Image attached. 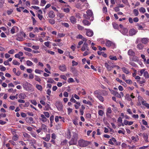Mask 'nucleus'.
<instances>
[{
  "mask_svg": "<svg viewBox=\"0 0 149 149\" xmlns=\"http://www.w3.org/2000/svg\"><path fill=\"white\" fill-rule=\"evenodd\" d=\"M146 69H143L141 70L138 73V74L140 76H141L142 74L144 73L145 72Z\"/></svg>",
  "mask_w": 149,
  "mask_h": 149,
  "instance_id": "c756f323",
  "label": "nucleus"
},
{
  "mask_svg": "<svg viewBox=\"0 0 149 149\" xmlns=\"http://www.w3.org/2000/svg\"><path fill=\"white\" fill-rule=\"evenodd\" d=\"M72 65L73 66H74L75 65H77L78 64V63L75 61L73 60L72 61Z\"/></svg>",
  "mask_w": 149,
  "mask_h": 149,
  "instance_id": "69168bd1",
  "label": "nucleus"
},
{
  "mask_svg": "<svg viewBox=\"0 0 149 149\" xmlns=\"http://www.w3.org/2000/svg\"><path fill=\"white\" fill-rule=\"evenodd\" d=\"M90 24V23L87 20H84V25L88 26Z\"/></svg>",
  "mask_w": 149,
  "mask_h": 149,
  "instance_id": "4d7b16f0",
  "label": "nucleus"
},
{
  "mask_svg": "<svg viewBox=\"0 0 149 149\" xmlns=\"http://www.w3.org/2000/svg\"><path fill=\"white\" fill-rule=\"evenodd\" d=\"M137 31L135 29H132L130 30L129 33L130 35L132 36L135 35L137 33Z\"/></svg>",
  "mask_w": 149,
  "mask_h": 149,
  "instance_id": "ddd939ff",
  "label": "nucleus"
},
{
  "mask_svg": "<svg viewBox=\"0 0 149 149\" xmlns=\"http://www.w3.org/2000/svg\"><path fill=\"white\" fill-rule=\"evenodd\" d=\"M48 14V17L51 18H54L55 16L54 12L52 10L50 11L49 12Z\"/></svg>",
  "mask_w": 149,
  "mask_h": 149,
  "instance_id": "f8f14e48",
  "label": "nucleus"
},
{
  "mask_svg": "<svg viewBox=\"0 0 149 149\" xmlns=\"http://www.w3.org/2000/svg\"><path fill=\"white\" fill-rule=\"evenodd\" d=\"M13 63L14 65H20V63L19 62H18L16 60H13Z\"/></svg>",
  "mask_w": 149,
  "mask_h": 149,
  "instance_id": "49530a36",
  "label": "nucleus"
},
{
  "mask_svg": "<svg viewBox=\"0 0 149 149\" xmlns=\"http://www.w3.org/2000/svg\"><path fill=\"white\" fill-rule=\"evenodd\" d=\"M70 20L71 22L72 23H75L76 22L75 17L73 16H72L70 17Z\"/></svg>",
  "mask_w": 149,
  "mask_h": 149,
  "instance_id": "b1692460",
  "label": "nucleus"
},
{
  "mask_svg": "<svg viewBox=\"0 0 149 149\" xmlns=\"http://www.w3.org/2000/svg\"><path fill=\"white\" fill-rule=\"evenodd\" d=\"M77 141V139H74L72 138L71 140L69 142V143L70 145H75L76 144Z\"/></svg>",
  "mask_w": 149,
  "mask_h": 149,
  "instance_id": "4468645a",
  "label": "nucleus"
},
{
  "mask_svg": "<svg viewBox=\"0 0 149 149\" xmlns=\"http://www.w3.org/2000/svg\"><path fill=\"white\" fill-rule=\"evenodd\" d=\"M84 6H85L86 8H89L90 7V6L87 1V0H84Z\"/></svg>",
  "mask_w": 149,
  "mask_h": 149,
  "instance_id": "ea45409f",
  "label": "nucleus"
},
{
  "mask_svg": "<svg viewBox=\"0 0 149 149\" xmlns=\"http://www.w3.org/2000/svg\"><path fill=\"white\" fill-rule=\"evenodd\" d=\"M68 81L69 83H70L73 82L74 81L73 78H70L68 79Z\"/></svg>",
  "mask_w": 149,
  "mask_h": 149,
  "instance_id": "774afa93",
  "label": "nucleus"
},
{
  "mask_svg": "<svg viewBox=\"0 0 149 149\" xmlns=\"http://www.w3.org/2000/svg\"><path fill=\"white\" fill-rule=\"evenodd\" d=\"M123 71L125 73L127 74L129 73V70L125 67H123L122 68Z\"/></svg>",
  "mask_w": 149,
  "mask_h": 149,
  "instance_id": "bb28decb",
  "label": "nucleus"
},
{
  "mask_svg": "<svg viewBox=\"0 0 149 149\" xmlns=\"http://www.w3.org/2000/svg\"><path fill=\"white\" fill-rule=\"evenodd\" d=\"M86 30V35L88 37H91L93 35V31L90 29H84Z\"/></svg>",
  "mask_w": 149,
  "mask_h": 149,
  "instance_id": "0eeeda50",
  "label": "nucleus"
},
{
  "mask_svg": "<svg viewBox=\"0 0 149 149\" xmlns=\"http://www.w3.org/2000/svg\"><path fill=\"white\" fill-rule=\"evenodd\" d=\"M35 72L36 73H37L40 74L41 73V72H42L43 71H42L41 70H39L38 69H36Z\"/></svg>",
  "mask_w": 149,
  "mask_h": 149,
  "instance_id": "680f3d73",
  "label": "nucleus"
},
{
  "mask_svg": "<svg viewBox=\"0 0 149 149\" xmlns=\"http://www.w3.org/2000/svg\"><path fill=\"white\" fill-rule=\"evenodd\" d=\"M19 97L20 99H24L26 97V95L24 93H21L19 95Z\"/></svg>",
  "mask_w": 149,
  "mask_h": 149,
  "instance_id": "5701e85b",
  "label": "nucleus"
},
{
  "mask_svg": "<svg viewBox=\"0 0 149 149\" xmlns=\"http://www.w3.org/2000/svg\"><path fill=\"white\" fill-rule=\"evenodd\" d=\"M36 87L38 90L40 91H42V86L38 84L36 85Z\"/></svg>",
  "mask_w": 149,
  "mask_h": 149,
  "instance_id": "a19ab883",
  "label": "nucleus"
},
{
  "mask_svg": "<svg viewBox=\"0 0 149 149\" xmlns=\"http://www.w3.org/2000/svg\"><path fill=\"white\" fill-rule=\"evenodd\" d=\"M49 22L51 24H54L55 23V21L53 19H49Z\"/></svg>",
  "mask_w": 149,
  "mask_h": 149,
  "instance_id": "37998d69",
  "label": "nucleus"
},
{
  "mask_svg": "<svg viewBox=\"0 0 149 149\" xmlns=\"http://www.w3.org/2000/svg\"><path fill=\"white\" fill-rule=\"evenodd\" d=\"M91 142L90 141H84V146H87L91 144Z\"/></svg>",
  "mask_w": 149,
  "mask_h": 149,
  "instance_id": "5fc2aeb1",
  "label": "nucleus"
},
{
  "mask_svg": "<svg viewBox=\"0 0 149 149\" xmlns=\"http://www.w3.org/2000/svg\"><path fill=\"white\" fill-rule=\"evenodd\" d=\"M26 63L27 65L28 66H31L33 64L32 62L29 60L26 61Z\"/></svg>",
  "mask_w": 149,
  "mask_h": 149,
  "instance_id": "c03bdc74",
  "label": "nucleus"
},
{
  "mask_svg": "<svg viewBox=\"0 0 149 149\" xmlns=\"http://www.w3.org/2000/svg\"><path fill=\"white\" fill-rule=\"evenodd\" d=\"M120 32L123 35L128 36V29L126 28H123L120 30Z\"/></svg>",
  "mask_w": 149,
  "mask_h": 149,
  "instance_id": "6e6552de",
  "label": "nucleus"
},
{
  "mask_svg": "<svg viewBox=\"0 0 149 149\" xmlns=\"http://www.w3.org/2000/svg\"><path fill=\"white\" fill-rule=\"evenodd\" d=\"M84 104H87L89 106H91L92 105V104L91 102L89 101H87L86 100H84Z\"/></svg>",
  "mask_w": 149,
  "mask_h": 149,
  "instance_id": "3c124183",
  "label": "nucleus"
},
{
  "mask_svg": "<svg viewBox=\"0 0 149 149\" xmlns=\"http://www.w3.org/2000/svg\"><path fill=\"white\" fill-rule=\"evenodd\" d=\"M84 46H87L88 44H90L91 42V41L89 40H87L86 39L84 38Z\"/></svg>",
  "mask_w": 149,
  "mask_h": 149,
  "instance_id": "a878e982",
  "label": "nucleus"
},
{
  "mask_svg": "<svg viewBox=\"0 0 149 149\" xmlns=\"http://www.w3.org/2000/svg\"><path fill=\"white\" fill-rule=\"evenodd\" d=\"M122 129L123 130V131L121 130H119L118 131V132L119 134H125V130L123 128Z\"/></svg>",
  "mask_w": 149,
  "mask_h": 149,
  "instance_id": "13d9d810",
  "label": "nucleus"
},
{
  "mask_svg": "<svg viewBox=\"0 0 149 149\" xmlns=\"http://www.w3.org/2000/svg\"><path fill=\"white\" fill-rule=\"evenodd\" d=\"M95 96L98 98V99L101 102H103L104 101L103 97L100 95H97Z\"/></svg>",
  "mask_w": 149,
  "mask_h": 149,
  "instance_id": "6ab92c4d",
  "label": "nucleus"
},
{
  "mask_svg": "<svg viewBox=\"0 0 149 149\" xmlns=\"http://www.w3.org/2000/svg\"><path fill=\"white\" fill-rule=\"evenodd\" d=\"M41 129H42V130L43 129L45 130H46L47 128L46 125L44 124H42V128Z\"/></svg>",
  "mask_w": 149,
  "mask_h": 149,
  "instance_id": "338daca9",
  "label": "nucleus"
},
{
  "mask_svg": "<svg viewBox=\"0 0 149 149\" xmlns=\"http://www.w3.org/2000/svg\"><path fill=\"white\" fill-rule=\"evenodd\" d=\"M142 121L143 122V124L144 125H146V127H148V125L146 121H145L144 120H142Z\"/></svg>",
  "mask_w": 149,
  "mask_h": 149,
  "instance_id": "6e6d98bb",
  "label": "nucleus"
},
{
  "mask_svg": "<svg viewBox=\"0 0 149 149\" xmlns=\"http://www.w3.org/2000/svg\"><path fill=\"white\" fill-rule=\"evenodd\" d=\"M104 65L108 71H111L113 68V65H109L107 63H105Z\"/></svg>",
  "mask_w": 149,
  "mask_h": 149,
  "instance_id": "9b49d317",
  "label": "nucleus"
},
{
  "mask_svg": "<svg viewBox=\"0 0 149 149\" xmlns=\"http://www.w3.org/2000/svg\"><path fill=\"white\" fill-rule=\"evenodd\" d=\"M126 99L129 101H131L132 100L130 96V95L128 94H127L125 96Z\"/></svg>",
  "mask_w": 149,
  "mask_h": 149,
  "instance_id": "7c9ffc66",
  "label": "nucleus"
},
{
  "mask_svg": "<svg viewBox=\"0 0 149 149\" xmlns=\"http://www.w3.org/2000/svg\"><path fill=\"white\" fill-rule=\"evenodd\" d=\"M70 101L75 103H77V101L72 96V97L70 99Z\"/></svg>",
  "mask_w": 149,
  "mask_h": 149,
  "instance_id": "052dcab7",
  "label": "nucleus"
},
{
  "mask_svg": "<svg viewBox=\"0 0 149 149\" xmlns=\"http://www.w3.org/2000/svg\"><path fill=\"white\" fill-rule=\"evenodd\" d=\"M40 117L41 118H40V119L42 120L43 122H45L47 121V118L45 117V115L43 114H41Z\"/></svg>",
  "mask_w": 149,
  "mask_h": 149,
  "instance_id": "a211bd4d",
  "label": "nucleus"
},
{
  "mask_svg": "<svg viewBox=\"0 0 149 149\" xmlns=\"http://www.w3.org/2000/svg\"><path fill=\"white\" fill-rule=\"evenodd\" d=\"M143 76L146 79H148L149 78V75L147 71H145L143 74Z\"/></svg>",
  "mask_w": 149,
  "mask_h": 149,
  "instance_id": "72a5a7b5",
  "label": "nucleus"
},
{
  "mask_svg": "<svg viewBox=\"0 0 149 149\" xmlns=\"http://www.w3.org/2000/svg\"><path fill=\"white\" fill-rule=\"evenodd\" d=\"M131 139L134 141L136 142L139 140V139L138 136H132L131 137Z\"/></svg>",
  "mask_w": 149,
  "mask_h": 149,
  "instance_id": "cd10ccee",
  "label": "nucleus"
},
{
  "mask_svg": "<svg viewBox=\"0 0 149 149\" xmlns=\"http://www.w3.org/2000/svg\"><path fill=\"white\" fill-rule=\"evenodd\" d=\"M72 138H73L74 139H77V134L75 132L73 133Z\"/></svg>",
  "mask_w": 149,
  "mask_h": 149,
  "instance_id": "a18cd8bd",
  "label": "nucleus"
},
{
  "mask_svg": "<svg viewBox=\"0 0 149 149\" xmlns=\"http://www.w3.org/2000/svg\"><path fill=\"white\" fill-rule=\"evenodd\" d=\"M128 54L131 56H134L135 55V53L132 49H130L128 52Z\"/></svg>",
  "mask_w": 149,
  "mask_h": 149,
  "instance_id": "dca6fc26",
  "label": "nucleus"
},
{
  "mask_svg": "<svg viewBox=\"0 0 149 149\" xmlns=\"http://www.w3.org/2000/svg\"><path fill=\"white\" fill-rule=\"evenodd\" d=\"M66 137L67 138L69 139L70 137V130H68L66 133Z\"/></svg>",
  "mask_w": 149,
  "mask_h": 149,
  "instance_id": "c9c22d12",
  "label": "nucleus"
},
{
  "mask_svg": "<svg viewBox=\"0 0 149 149\" xmlns=\"http://www.w3.org/2000/svg\"><path fill=\"white\" fill-rule=\"evenodd\" d=\"M138 99L139 101L141 102V104L145 106L148 109H149V104L147 103L146 101L141 96L138 95Z\"/></svg>",
  "mask_w": 149,
  "mask_h": 149,
  "instance_id": "7ed1b4c3",
  "label": "nucleus"
},
{
  "mask_svg": "<svg viewBox=\"0 0 149 149\" xmlns=\"http://www.w3.org/2000/svg\"><path fill=\"white\" fill-rule=\"evenodd\" d=\"M125 82L129 84H132V81L130 79L126 80L125 81Z\"/></svg>",
  "mask_w": 149,
  "mask_h": 149,
  "instance_id": "bf43d9fd",
  "label": "nucleus"
},
{
  "mask_svg": "<svg viewBox=\"0 0 149 149\" xmlns=\"http://www.w3.org/2000/svg\"><path fill=\"white\" fill-rule=\"evenodd\" d=\"M144 47V45L140 43H139L136 46V48L139 50H142Z\"/></svg>",
  "mask_w": 149,
  "mask_h": 149,
  "instance_id": "f3484780",
  "label": "nucleus"
},
{
  "mask_svg": "<svg viewBox=\"0 0 149 149\" xmlns=\"http://www.w3.org/2000/svg\"><path fill=\"white\" fill-rule=\"evenodd\" d=\"M104 113V112L103 111L101 110H100L98 111V113L99 115L102 116Z\"/></svg>",
  "mask_w": 149,
  "mask_h": 149,
  "instance_id": "79ce46f5",
  "label": "nucleus"
},
{
  "mask_svg": "<svg viewBox=\"0 0 149 149\" xmlns=\"http://www.w3.org/2000/svg\"><path fill=\"white\" fill-rule=\"evenodd\" d=\"M109 58L110 59L112 60L116 61L117 60V58L116 56H113L112 55H110L109 56Z\"/></svg>",
  "mask_w": 149,
  "mask_h": 149,
  "instance_id": "2f4dec72",
  "label": "nucleus"
},
{
  "mask_svg": "<svg viewBox=\"0 0 149 149\" xmlns=\"http://www.w3.org/2000/svg\"><path fill=\"white\" fill-rule=\"evenodd\" d=\"M24 50H25V51H27L30 52H31L32 51L31 49V48H28V47H24Z\"/></svg>",
  "mask_w": 149,
  "mask_h": 149,
  "instance_id": "864d4df0",
  "label": "nucleus"
},
{
  "mask_svg": "<svg viewBox=\"0 0 149 149\" xmlns=\"http://www.w3.org/2000/svg\"><path fill=\"white\" fill-rule=\"evenodd\" d=\"M86 14L84 17L87 19H90L91 21H93V19L94 17L93 13L91 10H88L86 11Z\"/></svg>",
  "mask_w": 149,
  "mask_h": 149,
  "instance_id": "f03ea898",
  "label": "nucleus"
},
{
  "mask_svg": "<svg viewBox=\"0 0 149 149\" xmlns=\"http://www.w3.org/2000/svg\"><path fill=\"white\" fill-rule=\"evenodd\" d=\"M22 86L26 90H27L28 88H31V84L27 81L24 82L23 83Z\"/></svg>",
  "mask_w": 149,
  "mask_h": 149,
  "instance_id": "423d86ee",
  "label": "nucleus"
},
{
  "mask_svg": "<svg viewBox=\"0 0 149 149\" xmlns=\"http://www.w3.org/2000/svg\"><path fill=\"white\" fill-rule=\"evenodd\" d=\"M122 2L126 5L130 6L128 0H121Z\"/></svg>",
  "mask_w": 149,
  "mask_h": 149,
  "instance_id": "09e8293b",
  "label": "nucleus"
},
{
  "mask_svg": "<svg viewBox=\"0 0 149 149\" xmlns=\"http://www.w3.org/2000/svg\"><path fill=\"white\" fill-rule=\"evenodd\" d=\"M35 79L36 81H38L39 82H40L41 81L40 78L37 75H35Z\"/></svg>",
  "mask_w": 149,
  "mask_h": 149,
  "instance_id": "8fccbe9b",
  "label": "nucleus"
},
{
  "mask_svg": "<svg viewBox=\"0 0 149 149\" xmlns=\"http://www.w3.org/2000/svg\"><path fill=\"white\" fill-rule=\"evenodd\" d=\"M0 69L2 71H4L6 70V68L2 65H0Z\"/></svg>",
  "mask_w": 149,
  "mask_h": 149,
  "instance_id": "de8ad7c7",
  "label": "nucleus"
},
{
  "mask_svg": "<svg viewBox=\"0 0 149 149\" xmlns=\"http://www.w3.org/2000/svg\"><path fill=\"white\" fill-rule=\"evenodd\" d=\"M83 5H81V4L79 3H78L76 5V7L79 9H81L83 7Z\"/></svg>",
  "mask_w": 149,
  "mask_h": 149,
  "instance_id": "393cba45",
  "label": "nucleus"
},
{
  "mask_svg": "<svg viewBox=\"0 0 149 149\" xmlns=\"http://www.w3.org/2000/svg\"><path fill=\"white\" fill-rule=\"evenodd\" d=\"M59 69L60 70L64 72L66 70V67L65 65H60L59 67Z\"/></svg>",
  "mask_w": 149,
  "mask_h": 149,
  "instance_id": "412c9836",
  "label": "nucleus"
},
{
  "mask_svg": "<svg viewBox=\"0 0 149 149\" xmlns=\"http://www.w3.org/2000/svg\"><path fill=\"white\" fill-rule=\"evenodd\" d=\"M133 12L135 16H137L138 15L139 13L138 10L136 9H134L133 10Z\"/></svg>",
  "mask_w": 149,
  "mask_h": 149,
  "instance_id": "f704fd0d",
  "label": "nucleus"
},
{
  "mask_svg": "<svg viewBox=\"0 0 149 149\" xmlns=\"http://www.w3.org/2000/svg\"><path fill=\"white\" fill-rule=\"evenodd\" d=\"M44 146L45 147L47 148H49L51 147V144L50 143L47 144L44 141L43 142Z\"/></svg>",
  "mask_w": 149,
  "mask_h": 149,
  "instance_id": "c85d7f7f",
  "label": "nucleus"
},
{
  "mask_svg": "<svg viewBox=\"0 0 149 149\" xmlns=\"http://www.w3.org/2000/svg\"><path fill=\"white\" fill-rule=\"evenodd\" d=\"M111 108L109 107L107 108V110L106 115H108V114H110L111 113Z\"/></svg>",
  "mask_w": 149,
  "mask_h": 149,
  "instance_id": "4c0bfd02",
  "label": "nucleus"
},
{
  "mask_svg": "<svg viewBox=\"0 0 149 149\" xmlns=\"http://www.w3.org/2000/svg\"><path fill=\"white\" fill-rule=\"evenodd\" d=\"M143 137L145 140V141L146 142H148V135L147 134L144 133H143L142 134Z\"/></svg>",
  "mask_w": 149,
  "mask_h": 149,
  "instance_id": "aec40b11",
  "label": "nucleus"
},
{
  "mask_svg": "<svg viewBox=\"0 0 149 149\" xmlns=\"http://www.w3.org/2000/svg\"><path fill=\"white\" fill-rule=\"evenodd\" d=\"M43 113L45 114V116L47 118H49L50 115L49 113L48 112H44Z\"/></svg>",
  "mask_w": 149,
  "mask_h": 149,
  "instance_id": "603ef678",
  "label": "nucleus"
},
{
  "mask_svg": "<svg viewBox=\"0 0 149 149\" xmlns=\"http://www.w3.org/2000/svg\"><path fill=\"white\" fill-rule=\"evenodd\" d=\"M102 10L103 13H106L107 12V8L106 7H103Z\"/></svg>",
  "mask_w": 149,
  "mask_h": 149,
  "instance_id": "0e129e2a",
  "label": "nucleus"
},
{
  "mask_svg": "<svg viewBox=\"0 0 149 149\" xmlns=\"http://www.w3.org/2000/svg\"><path fill=\"white\" fill-rule=\"evenodd\" d=\"M140 42L143 44L147 45L149 42V39L147 38H138L136 39V43H139Z\"/></svg>",
  "mask_w": 149,
  "mask_h": 149,
  "instance_id": "f257e3e1",
  "label": "nucleus"
},
{
  "mask_svg": "<svg viewBox=\"0 0 149 149\" xmlns=\"http://www.w3.org/2000/svg\"><path fill=\"white\" fill-rule=\"evenodd\" d=\"M23 35L22 33L20 32L19 34H17V37L16 38V40L19 41H22L23 40V38L22 36Z\"/></svg>",
  "mask_w": 149,
  "mask_h": 149,
  "instance_id": "9d476101",
  "label": "nucleus"
},
{
  "mask_svg": "<svg viewBox=\"0 0 149 149\" xmlns=\"http://www.w3.org/2000/svg\"><path fill=\"white\" fill-rule=\"evenodd\" d=\"M106 45L108 47H112V48H114L116 47V45L114 43L109 40L106 41L105 43Z\"/></svg>",
  "mask_w": 149,
  "mask_h": 149,
  "instance_id": "20e7f679",
  "label": "nucleus"
},
{
  "mask_svg": "<svg viewBox=\"0 0 149 149\" xmlns=\"http://www.w3.org/2000/svg\"><path fill=\"white\" fill-rule=\"evenodd\" d=\"M113 26L114 28L115 29H118V25L117 24L115 23H112Z\"/></svg>",
  "mask_w": 149,
  "mask_h": 149,
  "instance_id": "58836bf2",
  "label": "nucleus"
},
{
  "mask_svg": "<svg viewBox=\"0 0 149 149\" xmlns=\"http://www.w3.org/2000/svg\"><path fill=\"white\" fill-rule=\"evenodd\" d=\"M55 105L59 111H61L62 110L63 105L61 102L57 101L55 104Z\"/></svg>",
  "mask_w": 149,
  "mask_h": 149,
  "instance_id": "39448f33",
  "label": "nucleus"
},
{
  "mask_svg": "<svg viewBox=\"0 0 149 149\" xmlns=\"http://www.w3.org/2000/svg\"><path fill=\"white\" fill-rule=\"evenodd\" d=\"M109 91L111 92V93L114 95L116 96V97L120 98H121V95L120 93H119L117 91H115L112 90L110 89H109Z\"/></svg>",
  "mask_w": 149,
  "mask_h": 149,
  "instance_id": "1a4fd4ad",
  "label": "nucleus"
},
{
  "mask_svg": "<svg viewBox=\"0 0 149 149\" xmlns=\"http://www.w3.org/2000/svg\"><path fill=\"white\" fill-rule=\"evenodd\" d=\"M113 142H116V140L115 138L112 137L111 139H109L108 143L109 144L113 145L114 144Z\"/></svg>",
  "mask_w": 149,
  "mask_h": 149,
  "instance_id": "2eb2a0df",
  "label": "nucleus"
},
{
  "mask_svg": "<svg viewBox=\"0 0 149 149\" xmlns=\"http://www.w3.org/2000/svg\"><path fill=\"white\" fill-rule=\"evenodd\" d=\"M102 95L104 96L107 95L108 94V92L107 91L105 90H102Z\"/></svg>",
  "mask_w": 149,
  "mask_h": 149,
  "instance_id": "e433bc0d",
  "label": "nucleus"
},
{
  "mask_svg": "<svg viewBox=\"0 0 149 149\" xmlns=\"http://www.w3.org/2000/svg\"><path fill=\"white\" fill-rule=\"evenodd\" d=\"M78 145L80 146L83 147L84 146V141L82 140H80L78 141Z\"/></svg>",
  "mask_w": 149,
  "mask_h": 149,
  "instance_id": "4be33fe9",
  "label": "nucleus"
},
{
  "mask_svg": "<svg viewBox=\"0 0 149 149\" xmlns=\"http://www.w3.org/2000/svg\"><path fill=\"white\" fill-rule=\"evenodd\" d=\"M12 139L15 141H16L18 139V137L17 136V135H16L15 136H14L13 137Z\"/></svg>",
  "mask_w": 149,
  "mask_h": 149,
  "instance_id": "e2e57ef3",
  "label": "nucleus"
},
{
  "mask_svg": "<svg viewBox=\"0 0 149 149\" xmlns=\"http://www.w3.org/2000/svg\"><path fill=\"white\" fill-rule=\"evenodd\" d=\"M139 11L140 13H144L146 11L145 8L143 7H141L139 9Z\"/></svg>",
  "mask_w": 149,
  "mask_h": 149,
  "instance_id": "473e14b6",
  "label": "nucleus"
}]
</instances>
